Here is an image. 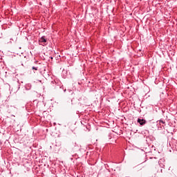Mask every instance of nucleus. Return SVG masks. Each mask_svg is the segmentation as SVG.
I'll return each instance as SVG.
<instances>
[{"instance_id": "2", "label": "nucleus", "mask_w": 177, "mask_h": 177, "mask_svg": "<svg viewBox=\"0 0 177 177\" xmlns=\"http://www.w3.org/2000/svg\"><path fill=\"white\" fill-rule=\"evenodd\" d=\"M158 164L161 168H164L165 167V160L160 159L158 161Z\"/></svg>"}, {"instance_id": "4", "label": "nucleus", "mask_w": 177, "mask_h": 177, "mask_svg": "<svg viewBox=\"0 0 177 177\" xmlns=\"http://www.w3.org/2000/svg\"><path fill=\"white\" fill-rule=\"evenodd\" d=\"M160 125L165 124V122L164 120H159Z\"/></svg>"}, {"instance_id": "5", "label": "nucleus", "mask_w": 177, "mask_h": 177, "mask_svg": "<svg viewBox=\"0 0 177 177\" xmlns=\"http://www.w3.org/2000/svg\"><path fill=\"white\" fill-rule=\"evenodd\" d=\"M137 169H142V168H143V167L140 166V165H138L136 167Z\"/></svg>"}, {"instance_id": "1", "label": "nucleus", "mask_w": 177, "mask_h": 177, "mask_svg": "<svg viewBox=\"0 0 177 177\" xmlns=\"http://www.w3.org/2000/svg\"><path fill=\"white\" fill-rule=\"evenodd\" d=\"M137 122H138V124H140V125L141 127H143V125L146 124L147 121H146V120H145V119L138 118V120H137Z\"/></svg>"}, {"instance_id": "6", "label": "nucleus", "mask_w": 177, "mask_h": 177, "mask_svg": "<svg viewBox=\"0 0 177 177\" xmlns=\"http://www.w3.org/2000/svg\"><path fill=\"white\" fill-rule=\"evenodd\" d=\"M32 70H35L37 71L38 70V67L32 66Z\"/></svg>"}, {"instance_id": "3", "label": "nucleus", "mask_w": 177, "mask_h": 177, "mask_svg": "<svg viewBox=\"0 0 177 177\" xmlns=\"http://www.w3.org/2000/svg\"><path fill=\"white\" fill-rule=\"evenodd\" d=\"M39 42L43 43V44H46V39H45V36H42L39 40Z\"/></svg>"}]
</instances>
